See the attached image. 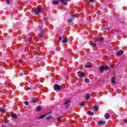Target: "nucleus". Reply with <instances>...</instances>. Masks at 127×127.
<instances>
[{
	"instance_id": "c9c22d12",
	"label": "nucleus",
	"mask_w": 127,
	"mask_h": 127,
	"mask_svg": "<svg viewBox=\"0 0 127 127\" xmlns=\"http://www.w3.org/2000/svg\"><path fill=\"white\" fill-rule=\"evenodd\" d=\"M106 68H105L106 70H109V66H108L107 65L106 66Z\"/></svg>"
},
{
	"instance_id": "a878e982",
	"label": "nucleus",
	"mask_w": 127,
	"mask_h": 127,
	"mask_svg": "<svg viewBox=\"0 0 127 127\" xmlns=\"http://www.w3.org/2000/svg\"><path fill=\"white\" fill-rule=\"evenodd\" d=\"M64 117L63 116H60L58 118V121H60V120H62L63 119Z\"/></svg>"
},
{
	"instance_id": "20e7f679",
	"label": "nucleus",
	"mask_w": 127,
	"mask_h": 127,
	"mask_svg": "<svg viewBox=\"0 0 127 127\" xmlns=\"http://www.w3.org/2000/svg\"><path fill=\"white\" fill-rule=\"evenodd\" d=\"M64 105L65 106L66 109H67V108H68L69 106H70V100L66 101L64 103Z\"/></svg>"
},
{
	"instance_id": "ddd939ff",
	"label": "nucleus",
	"mask_w": 127,
	"mask_h": 127,
	"mask_svg": "<svg viewBox=\"0 0 127 127\" xmlns=\"http://www.w3.org/2000/svg\"><path fill=\"white\" fill-rule=\"evenodd\" d=\"M93 109L94 110V111H95L96 112H97V111H98V106L97 105H94L93 106Z\"/></svg>"
},
{
	"instance_id": "9d476101",
	"label": "nucleus",
	"mask_w": 127,
	"mask_h": 127,
	"mask_svg": "<svg viewBox=\"0 0 127 127\" xmlns=\"http://www.w3.org/2000/svg\"><path fill=\"white\" fill-rule=\"evenodd\" d=\"M21 62H22V60L21 59L19 60L17 64L18 66H21V65H22V64H21Z\"/></svg>"
},
{
	"instance_id": "e433bc0d",
	"label": "nucleus",
	"mask_w": 127,
	"mask_h": 127,
	"mask_svg": "<svg viewBox=\"0 0 127 127\" xmlns=\"http://www.w3.org/2000/svg\"><path fill=\"white\" fill-rule=\"evenodd\" d=\"M34 81L35 82V83H36L38 82V79H34Z\"/></svg>"
},
{
	"instance_id": "6ab92c4d",
	"label": "nucleus",
	"mask_w": 127,
	"mask_h": 127,
	"mask_svg": "<svg viewBox=\"0 0 127 127\" xmlns=\"http://www.w3.org/2000/svg\"><path fill=\"white\" fill-rule=\"evenodd\" d=\"M105 117L106 119H108L110 118V115H109L108 114H105Z\"/></svg>"
},
{
	"instance_id": "a211bd4d",
	"label": "nucleus",
	"mask_w": 127,
	"mask_h": 127,
	"mask_svg": "<svg viewBox=\"0 0 127 127\" xmlns=\"http://www.w3.org/2000/svg\"><path fill=\"white\" fill-rule=\"evenodd\" d=\"M111 82L113 84H115V83H116V81L115 80V77H112V79H111Z\"/></svg>"
},
{
	"instance_id": "0eeeda50",
	"label": "nucleus",
	"mask_w": 127,
	"mask_h": 127,
	"mask_svg": "<svg viewBox=\"0 0 127 127\" xmlns=\"http://www.w3.org/2000/svg\"><path fill=\"white\" fill-rule=\"evenodd\" d=\"M105 124H106V122L105 121H100L98 122V124L99 125V126L105 125Z\"/></svg>"
},
{
	"instance_id": "ea45409f",
	"label": "nucleus",
	"mask_w": 127,
	"mask_h": 127,
	"mask_svg": "<svg viewBox=\"0 0 127 127\" xmlns=\"http://www.w3.org/2000/svg\"><path fill=\"white\" fill-rule=\"evenodd\" d=\"M125 123H126V124H127V119L125 120L124 121Z\"/></svg>"
},
{
	"instance_id": "cd10ccee",
	"label": "nucleus",
	"mask_w": 127,
	"mask_h": 127,
	"mask_svg": "<svg viewBox=\"0 0 127 127\" xmlns=\"http://www.w3.org/2000/svg\"><path fill=\"white\" fill-rule=\"evenodd\" d=\"M53 3L54 4H58V1H53Z\"/></svg>"
},
{
	"instance_id": "f03ea898",
	"label": "nucleus",
	"mask_w": 127,
	"mask_h": 127,
	"mask_svg": "<svg viewBox=\"0 0 127 127\" xmlns=\"http://www.w3.org/2000/svg\"><path fill=\"white\" fill-rule=\"evenodd\" d=\"M77 74H78V77H80L81 78H83V77H85V74H84V72L82 71L77 72Z\"/></svg>"
},
{
	"instance_id": "4be33fe9",
	"label": "nucleus",
	"mask_w": 127,
	"mask_h": 127,
	"mask_svg": "<svg viewBox=\"0 0 127 127\" xmlns=\"http://www.w3.org/2000/svg\"><path fill=\"white\" fill-rule=\"evenodd\" d=\"M98 40H99V41H104V38L100 37L98 39Z\"/></svg>"
},
{
	"instance_id": "7ed1b4c3",
	"label": "nucleus",
	"mask_w": 127,
	"mask_h": 127,
	"mask_svg": "<svg viewBox=\"0 0 127 127\" xmlns=\"http://www.w3.org/2000/svg\"><path fill=\"white\" fill-rule=\"evenodd\" d=\"M41 11H42V9L37 8V9L36 10V12H35V15H37L38 14H39V13H41Z\"/></svg>"
},
{
	"instance_id": "423d86ee",
	"label": "nucleus",
	"mask_w": 127,
	"mask_h": 127,
	"mask_svg": "<svg viewBox=\"0 0 127 127\" xmlns=\"http://www.w3.org/2000/svg\"><path fill=\"white\" fill-rule=\"evenodd\" d=\"M123 54H124V51H123V50H120V51L117 52V53L118 56H121Z\"/></svg>"
},
{
	"instance_id": "f3484780",
	"label": "nucleus",
	"mask_w": 127,
	"mask_h": 127,
	"mask_svg": "<svg viewBox=\"0 0 127 127\" xmlns=\"http://www.w3.org/2000/svg\"><path fill=\"white\" fill-rule=\"evenodd\" d=\"M36 102H37V99H36V98L32 99V103H36Z\"/></svg>"
},
{
	"instance_id": "dca6fc26",
	"label": "nucleus",
	"mask_w": 127,
	"mask_h": 127,
	"mask_svg": "<svg viewBox=\"0 0 127 127\" xmlns=\"http://www.w3.org/2000/svg\"><path fill=\"white\" fill-rule=\"evenodd\" d=\"M85 99L86 100H89L90 99V94H87L85 96Z\"/></svg>"
},
{
	"instance_id": "2eb2a0df",
	"label": "nucleus",
	"mask_w": 127,
	"mask_h": 127,
	"mask_svg": "<svg viewBox=\"0 0 127 127\" xmlns=\"http://www.w3.org/2000/svg\"><path fill=\"white\" fill-rule=\"evenodd\" d=\"M36 110H37V111H38V112H39L40 111H41V106H38L36 108Z\"/></svg>"
},
{
	"instance_id": "f704fd0d",
	"label": "nucleus",
	"mask_w": 127,
	"mask_h": 127,
	"mask_svg": "<svg viewBox=\"0 0 127 127\" xmlns=\"http://www.w3.org/2000/svg\"><path fill=\"white\" fill-rule=\"evenodd\" d=\"M32 40V37H30L29 38V41H31Z\"/></svg>"
},
{
	"instance_id": "c85d7f7f",
	"label": "nucleus",
	"mask_w": 127,
	"mask_h": 127,
	"mask_svg": "<svg viewBox=\"0 0 127 127\" xmlns=\"http://www.w3.org/2000/svg\"><path fill=\"white\" fill-rule=\"evenodd\" d=\"M5 1L7 4H9V3H10V1H9V0H5Z\"/></svg>"
},
{
	"instance_id": "bb28decb",
	"label": "nucleus",
	"mask_w": 127,
	"mask_h": 127,
	"mask_svg": "<svg viewBox=\"0 0 127 127\" xmlns=\"http://www.w3.org/2000/svg\"><path fill=\"white\" fill-rule=\"evenodd\" d=\"M73 19L72 18H68L67 20L68 22H72Z\"/></svg>"
},
{
	"instance_id": "b1692460",
	"label": "nucleus",
	"mask_w": 127,
	"mask_h": 127,
	"mask_svg": "<svg viewBox=\"0 0 127 127\" xmlns=\"http://www.w3.org/2000/svg\"><path fill=\"white\" fill-rule=\"evenodd\" d=\"M88 115H89V116H92V115H94V113H92V112H91V111H88Z\"/></svg>"
},
{
	"instance_id": "aec40b11",
	"label": "nucleus",
	"mask_w": 127,
	"mask_h": 127,
	"mask_svg": "<svg viewBox=\"0 0 127 127\" xmlns=\"http://www.w3.org/2000/svg\"><path fill=\"white\" fill-rule=\"evenodd\" d=\"M84 81L85 83H87V84H88L89 82H90V80L88 78H85Z\"/></svg>"
},
{
	"instance_id": "f8f14e48",
	"label": "nucleus",
	"mask_w": 127,
	"mask_h": 127,
	"mask_svg": "<svg viewBox=\"0 0 127 127\" xmlns=\"http://www.w3.org/2000/svg\"><path fill=\"white\" fill-rule=\"evenodd\" d=\"M85 105H86V102L82 101L80 102L79 106H85Z\"/></svg>"
},
{
	"instance_id": "473e14b6",
	"label": "nucleus",
	"mask_w": 127,
	"mask_h": 127,
	"mask_svg": "<svg viewBox=\"0 0 127 127\" xmlns=\"http://www.w3.org/2000/svg\"><path fill=\"white\" fill-rule=\"evenodd\" d=\"M4 124H7V123H8V121L7 120H4Z\"/></svg>"
},
{
	"instance_id": "4c0bfd02",
	"label": "nucleus",
	"mask_w": 127,
	"mask_h": 127,
	"mask_svg": "<svg viewBox=\"0 0 127 127\" xmlns=\"http://www.w3.org/2000/svg\"><path fill=\"white\" fill-rule=\"evenodd\" d=\"M94 0H89V2H93V1H94Z\"/></svg>"
},
{
	"instance_id": "72a5a7b5",
	"label": "nucleus",
	"mask_w": 127,
	"mask_h": 127,
	"mask_svg": "<svg viewBox=\"0 0 127 127\" xmlns=\"http://www.w3.org/2000/svg\"><path fill=\"white\" fill-rule=\"evenodd\" d=\"M84 67H85V68H90V66L87 65H85L84 66Z\"/></svg>"
},
{
	"instance_id": "5701e85b",
	"label": "nucleus",
	"mask_w": 127,
	"mask_h": 127,
	"mask_svg": "<svg viewBox=\"0 0 127 127\" xmlns=\"http://www.w3.org/2000/svg\"><path fill=\"white\" fill-rule=\"evenodd\" d=\"M68 40L67 39H64L63 40V43H67Z\"/></svg>"
},
{
	"instance_id": "58836bf2",
	"label": "nucleus",
	"mask_w": 127,
	"mask_h": 127,
	"mask_svg": "<svg viewBox=\"0 0 127 127\" xmlns=\"http://www.w3.org/2000/svg\"><path fill=\"white\" fill-rule=\"evenodd\" d=\"M23 75V73L19 74V76H22Z\"/></svg>"
},
{
	"instance_id": "c756f323",
	"label": "nucleus",
	"mask_w": 127,
	"mask_h": 127,
	"mask_svg": "<svg viewBox=\"0 0 127 127\" xmlns=\"http://www.w3.org/2000/svg\"><path fill=\"white\" fill-rule=\"evenodd\" d=\"M97 45V44H96L95 43H92V46L95 47Z\"/></svg>"
},
{
	"instance_id": "a19ab883",
	"label": "nucleus",
	"mask_w": 127,
	"mask_h": 127,
	"mask_svg": "<svg viewBox=\"0 0 127 127\" xmlns=\"http://www.w3.org/2000/svg\"><path fill=\"white\" fill-rule=\"evenodd\" d=\"M28 89H29V90H31V87H29V88H28Z\"/></svg>"
},
{
	"instance_id": "393cba45",
	"label": "nucleus",
	"mask_w": 127,
	"mask_h": 127,
	"mask_svg": "<svg viewBox=\"0 0 127 127\" xmlns=\"http://www.w3.org/2000/svg\"><path fill=\"white\" fill-rule=\"evenodd\" d=\"M50 119H52V116H48V117L46 118V120H47V121H48V120H50Z\"/></svg>"
},
{
	"instance_id": "6e6552de",
	"label": "nucleus",
	"mask_w": 127,
	"mask_h": 127,
	"mask_svg": "<svg viewBox=\"0 0 127 127\" xmlns=\"http://www.w3.org/2000/svg\"><path fill=\"white\" fill-rule=\"evenodd\" d=\"M61 2L63 3V4H67V0H60Z\"/></svg>"
},
{
	"instance_id": "79ce46f5",
	"label": "nucleus",
	"mask_w": 127,
	"mask_h": 127,
	"mask_svg": "<svg viewBox=\"0 0 127 127\" xmlns=\"http://www.w3.org/2000/svg\"><path fill=\"white\" fill-rule=\"evenodd\" d=\"M44 20H47V18H45Z\"/></svg>"
},
{
	"instance_id": "7c9ffc66",
	"label": "nucleus",
	"mask_w": 127,
	"mask_h": 127,
	"mask_svg": "<svg viewBox=\"0 0 127 127\" xmlns=\"http://www.w3.org/2000/svg\"><path fill=\"white\" fill-rule=\"evenodd\" d=\"M24 104H25V105L26 106H28V102L25 101V102H24Z\"/></svg>"
},
{
	"instance_id": "2f4dec72",
	"label": "nucleus",
	"mask_w": 127,
	"mask_h": 127,
	"mask_svg": "<svg viewBox=\"0 0 127 127\" xmlns=\"http://www.w3.org/2000/svg\"><path fill=\"white\" fill-rule=\"evenodd\" d=\"M62 39H63L62 37H60L59 38V42L61 41V40H62Z\"/></svg>"
},
{
	"instance_id": "f257e3e1",
	"label": "nucleus",
	"mask_w": 127,
	"mask_h": 127,
	"mask_svg": "<svg viewBox=\"0 0 127 127\" xmlns=\"http://www.w3.org/2000/svg\"><path fill=\"white\" fill-rule=\"evenodd\" d=\"M61 86L58 85V84H55L54 86V89L55 90V91H60V90H61Z\"/></svg>"
},
{
	"instance_id": "412c9836",
	"label": "nucleus",
	"mask_w": 127,
	"mask_h": 127,
	"mask_svg": "<svg viewBox=\"0 0 127 127\" xmlns=\"http://www.w3.org/2000/svg\"><path fill=\"white\" fill-rule=\"evenodd\" d=\"M46 116V115H43L40 116V119H41V120H42V119H44V118H45Z\"/></svg>"
},
{
	"instance_id": "1a4fd4ad",
	"label": "nucleus",
	"mask_w": 127,
	"mask_h": 127,
	"mask_svg": "<svg viewBox=\"0 0 127 127\" xmlns=\"http://www.w3.org/2000/svg\"><path fill=\"white\" fill-rule=\"evenodd\" d=\"M99 69L100 72H101V73H103V72H104V70H105V67L101 66L99 67Z\"/></svg>"
},
{
	"instance_id": "4468645a",
	"label": "nucleus",
	"mask_w": 127,
	"mask_h": 127,
	"mask_svg": "<svg viewBox=\"0 0 127 127\" xmlns=\"http://www.w3.org/2000/svg\"><path fill=\"white\" fill-rule=\"evenodd\" d=\"M0 112L1 113H2L3 114H5V110L3 108H0Z\"/></svg>"
},
{
	"instance_id": "9b49d317",
	"label": "nucleus",
	"mask_w": 127,
	"mask_h": 127,
	"mask_svg": "<svg viewBox=\"0 0 127 127\" xmlns=\"http://www.w3.org/2000/svg\"><path fill=\"white\" fill-rule=\"evenodd\" d=\"M11 117L14 119H17V115L15 113L12 114Z\"/></svg>"
},
{
	"instance_id": "39448f33",
	"label": "nucleus",
	"mask_w": 127,
	"mask_h": 127,
	"mask_svg": "<svg viewBox=\"0 0 127 127\" xmlns=\"http://www.w3.org/2000/svg\"><path fill=\"white\" fill-rule=\"evenodd\" d=\"M43 34H44V31H43V30H41V32L40 33V38H43V37H44V35H43Z\"/></svg>"
}]
</instances>
